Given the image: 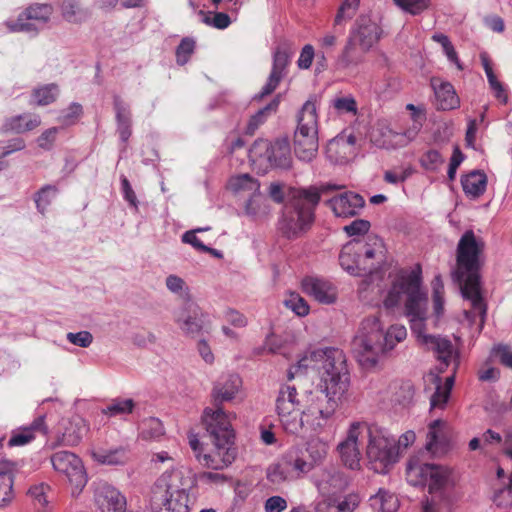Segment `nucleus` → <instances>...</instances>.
<instances>
[{"mask_svg":"<svg viewBox=\"0 0 512 512\" xmlns=\"http://www.w3.org/2000/svg\"><path fill=\"white\" fill-rule=\"evenodd\" d=\"M165 433L163 423L155 417L144 419L140 425V437L147 441H157Z\"/></svg>","mask_w":512,"mask_h":512,"instance_id":"e433bc0d","label":"nucleus"},{"mask_svg":"<svg viewBox=\"0 0 512 512\" xmlns=\"http://www.w3.org/2000/svg\"><path fill=\"white\" fill-rule=\"evenodd\" d=\"M50 461L54 470L63 474L76 489L82 490L86 485V472L81 459L76 454L58 451L51 455Z\"/></svg>","mask_w":512,"mask_h":512,"instance_id":"4468645a","label":"nucleus"},{"mask_svg":"<svg viewBox=\"0 0 512 512\" xmlns=\"http://www.w3.org/2000/svg\"><path fill=\"white\" fill-rule=\"evenodd\" d=\"M279 106L278 98L271 100L264 107L260 108L255 114H253L246 126L245 134L253 135L255 131L262 125L269 116L276 112Z\"/></svg>","mask_w":512,"mask_h":512,"instance_id":"72a5a7b5","label":"nucleus"},{"mask_svg":"<svg viewBox=\"0 0 512 512\" xmlns=\"http://www.w3.org/2000/svg\"><path fill=\"white\" fill-rule=\"evenodd\" d=\"M406 295L405 311L414 307L422 300H428L427 293L422 288V270L417 265L411 270H401L392 281L383 305L386 309L399 306Z\"/></svg>","mask_w":512,"mask_h":512,"instance_id":"9b49d317","label":"nucleus"},{"mask_svg":"<svg viewBox=\"0 0 512 512\" xmlns=\"http://www.w3.org/2000/svg\"><path fill=\"white\" fill-rule=\"evenodd\" d=\"M363 435L368 437L366 455L369 467L379 474L388 473L398 462L396 438L387 430L362 423Z\"/></svg>","mask_w":512,"mask_h":512,"instance_id":"9d476101","label":"nucleus"},{"mask_svg":"<svg viewBox=\"0 0 512 512\" xmlns=\"http://www.w3.org/2000/svg\"><path fill=\"white\" fill-rule=\"evenodd\" d=\"M174 319L186 336L194 338L199 336L204 329L203 314L200 308L192 302H185L175 312Z\"/></svg>","mask_w":512,"mask_h":512,"instance_id":"2eb2a0df","label":"nucleus"},{"mask_svg":"<svg viewBox=\"0 0 512 512\" xmlns=\"http://www.w3.org/2000/svg\"><path fill=\"white\" fill-rule=\"evenodd\" d=\"M382 29L369 16L361 15L356 20V28L351 41L358 43L363 51L370 50L380 39Z\"/></svg>","mask_w":512,"mask_h":512,"instance_id":"6ab92c4d","label":"nucleus"},{"mask_svg":"<svg viewBox=\"0 0 512 512\" xmlns=\"http://www.w3.org/2000/svg\"><path fill=\"white\" fill-rule=\"evenodd\" d=\"M17 464L9 460L0 461V507L8 504L13 498L14 475Z\"/></svg>","mask_w":512,"mask_h":512,"instance_id":"bb28decb","label":"nucleus"},{"mask_svg":"<svg viewBox=\"0 0 512 512\" xmlns=\"http://www.w3.org/2000/svg\"><path fill=\"white\" fill-rule=\"evenodd\" d=\"M202 421L210 441L215 447V452L213 454H196V458L204 467L222 470L230 465L236 457L235 433L230 418L220 409L212 411L206 408Z\"/></svg>","mask_w":512,"mask_h":512,"instance_id":"423d86ee","label":"nucleus"},{"mask_svg":"<svg viewBox=\"0 0 512 512\" xmlns=\"http://www.w3.org/2000/svg\"><path fill=\"white\" fill-rule=\"evenodd\" d=\"M61 426L63 432L58 436L56 445L75 446L88 431L86 421L78 415L63 420Z\"/></svg>","mask_w":512,"mask_h":512,"instance_id":"393cba45","label":"nucleus"},{"mask_svg":"<svg viewBox=\"0 0 512 512\" xmlns=\"http://www.w3.org/2000/svg\"><path fill=\"white\" fill-rule=\"evenodd\" d=\"M360 503V497L358 494L351 493L344 497V499L335 504L337 512H353Z\"/></svg>","mask_w":512,"mask_h":512,"instance_id":"774afa93","label":"nucleus"},{"mask_svg":"<svg viewBox=\"0 0 512 512\" xmlns=\"http://www.w3.org/2000/svg\"><path fill=\"white\" fill-rule=\"evenodd\" d=\"M200 15L203 16L202 21L211 27L217 29H226L231 24V19L228 14L224 12H207L204 11L199 12Z\"/></svg>","mask_w":512,"mask_h":512,"instance_id":"8fccbe9b","label":"nucleus"},{"mask_svg":"<svg viewBox=\"0 0 512 512\" xmlns=\"http://www.w3.org/2000/svg\"><path fill=\"white\" fill-rule=\"evenodd\" d=\"M358 240H352L345 244L339 254L341 267L353 276H365L371 274V267L362 266V259L357 254Z\"/></svg>","mask_w":512,"mask_h":512,"instance_id":"5701e85b","label":"nucleus"},{"mask_svg":"<svg viewBox=\"0 0 512 512\" xmlns=\"http://www.w3.org/2000/svg\"><path fill=\"white\" fill-rule=\"evenodd\" d=\"M196 42L193 38L185 37L176 49L177 64H187L194 53Z\"/></svg>","mask_w":512,"mask_h":512,"instance_id":"603ef678","label":"nucleus"},{"mask_svg":"<svg viewBox=\"0 0 512 512\" xmlns=\"http://www.w3.org/2000/svg\"><path fill=\"white\" fill-rule=\"evenodd\" d=\"M45 416L39 415L34 421L27 427L15 431L10 439L8 440V446H23L31 442L34 438L35 432H41L42 434L47 433V426L45 425Z\"/></svg>","mask_w":512,"mask_h":512,"instance_id":"cd10ccee","label":"nucleus"},{"mask_svg":"<svg viewBox=\"0 0 512 512\" xmlns=\"http://www.w3.org/2000/svg\"><path fill=\"white\" fill-rule=\"evenodd\" d=\"M369 502L377 512H396L399 508L397 496L384 489H379L377 494L370 497Z\"/></svg>","mask_w":512,"mask_h":512,"instance_id":"2f4dec72","label":"nucleus"},{"mask_svg":"<svg viewBox=\"0 0 512 512\" xmlns=\"http://www.w3.org/2000/svg\"><path fill=\"white\" fill-rule=\"evenodd\" d=\"M334 189L336 186L330 184L320 187L312 185L306 188H291L278 222L281 234L293 240L307 233L315 221V211L321 200V194Z\"/></svg>","mask_w":512,"mask_h":512,"instance_id":"39448f33","label":"nucleus"},{"mask_svg":"<svg viewBox=\"0 0 512 512\" xmlns=\"http://www.w3.org/2000/svg\"><path fill=\"white\" fill-rule=\"evenodd\" d=\"M305 294L323 304H332L337 299L336 287L327 279L318 276H306L301 282Z\"/></svg>","mask_w":512,"mask_h":512,"instance_id":"aec40b11","label":"nucleus"},{"mask_svg":"<svg viewBox=\"0 0 512 512\" xmlns=\"http://www.w3.org/2000/svg\"><path fill=\"white\" fill-rule=\"evenodd\" d=\"M93 458L105 465H123L128 460V453L123 447L98 449L93 452Z\"/></svg>","mask_w":512,"mask_h":512,"instance_id":"473e14b6","label":"nucleus"},{"mask_svg":"<svg viewBox=\"0 0 512 512\" xmlns=\"http://www.w3.org/2000/svg\"><path fill=\"white\" fill-rule=\"evenodd\" d=\"M393 2L411 15H419L431 5V0H393Z\"/></svg>","mask_w":512,"mask_h":512,"instance_id":"3c124183","label":"nucleus"},{"mask_svg":"<svg viewBox=\"0 0 512 512\" xmlns=\"http://www.w3.org/2000/svg\"><path fill=\"white\" fill-rule=\"evenodd\" d=\"M94 498L100 512H126L125 496L108 483H102L97 487Z\"/></svg>","mask_w":512,"mask_h":512,"instance_id":"a211bd4d","label":"nucleus"},{"mask_svg":"<svg viewBox=\"0 0 512 512\" xmlns=\"http://www.w3.org/2000/svg\"><path fill=\"white\" fill-rule=\"evenodd\" d=\"M312 468V463L299 457L296 452H289L267 468L266 477L272 484L280 485L300 478Z\"/></svg>","mask_w":512,"mask_h":512,"instance_id":"ddd939ff","label":"nucleus"},{"mask_svg":"<svg viewBox=\"0 0 512 512\" xmlns=\"http://www.w3.org/2000/svg\"><path fill=\"white\" fill-rule=\"evenodd\" d=\"M326 204L336 217L351 218L360 214L365 206V200L360 194L347 191L329 199Z\"/></svg>","mask_w":512,"mask_h":512,"instance_id":"f3484780","label":"nucleus"},{"mask_svg":"<svg viewBox=\"0 0 512 512\" xmlns=\"http://www.w3.org/2000/svg\"><path fill=\"white\" fill-rule=\"evenodd\" d=\"M21 14L29 20L36 22L44 29L53 14V7L46 3H35L28 6Z\"/></svg>","mask_w":512,"mask_h":512,"instance_id":"c9c22d12","label":"nucleus"},{"mask_svg":"<svg viewBox=\"0 0 512 512\" xmlns=\"http://www.w3.org/2000/svg\"><path fill=\"white\" fill-rule=\"evenodd\" d=\"M249 159L265 172L268 169L287 170L292 164L289 140L287 138H278L274 141L257 139L249 149Z\"/></svg>","mask_w":512,"mask_h":512,"instance_id":"f8f14e48","label":"nucleus"},{"mask_svg":"<svg viewBox=\"0 0 512 512\" xmlns=\"http://www.w3.org/2000/svg\"><path fill=\"white\" fill-rule=\"evenodd\" d=\"M309 369L317 370L320 375L312 391H321L322 397L343 402L350 387V373L341 349L326 347L307 352L289 368L288 379H293L296 374H304Z\"/></svg>","mask_w":512,"mask_h":512,"instance_id":"f03ea898","label":"nucleus"},{"mask_svg":"<svg viewBox=\"0 0 512 512\" xmlns=\"http://www.w3.org/2000/svg\"><path fill=\"white\" fill-rule=\"evenodd\" d=\"M136 403L130 398H114L104 408L101 413L107 417L126 416L133 413Z\"/></svg>","mask_w":512,"mask_h":512,"instance_id":"f704fd0d","label":"nucleus"},{"mask_svg":"<svg viewBox=\"0 0 512 512\" xmlns=\"http://www.w3.org/2000/svg\"><path fill=\"white\" fill-rule=\"evenodd\" d=\"M362 435V423H352L347 438L338 445L343 464L351 470L360 468L361 454L358 447V438Z\"/></svg>","mask_w":512,"mask_h":512,"instance_id":"dca6fc26","label":"nucleus"},{"mask_svg":"<svg viewBox=\"0 0 512 512\" xmlns=\"http://www.w3.org/2000/svg\"><path fill=\"white\" fill-rule=\"evenodd\" d=\"M443 422L440 419H436L429 424L427 432L426 449L434 452V448L438 443L440 428Z\"/></svg>","mask_w":512,"mask_h":512,"instance_id":"69168bd1","label":"nucleus"},{"mask_svg":"<svg viewBox=\"0 0 512 512\" xmlns=\"http://www.w3.org/2000/svg\"><path fill=\"white\" fill-rule=\"evenodd\" d=\"M272 71L268 77L266 84L262 90L254 96V99H262L263 97L271 94L278 86L279 82L284 76V68L286 66H272Z\"/></svg>","mask_w":512,"mask_h":512,"instance_id":"49530a36","label":"nucleus"},{"mask_svg":"<svg viewBox=\"0 0 512 512\" xmlns=\"http://www.w3.org/2000/svg\"><path fill=\"white\" fill-rule=\"evenodd\" d=\"M484 242L476 238L472 230L466 231L460 238L456 249V268L452 277L460 286L461 295L471 302L472 310L464 312L465 318L474 322L480 317V329L483 328L487 306L480 291L481 256Z\"/></svg>","mask_w":512,"mask_h":512,"instance_id":"7ed1b4c3","label":"nucleus"},{"mask_svg":"<svg viewBox=\"0 0 512 512\" xmlns=\"http://www.w3.org/2000/svg\"><path fill=\"white\" fill-rule=\"evenodd\" d=\"M489 87L492 90L495 98L501 103L506 104L508 102V95L506 86L498 79L497 75L493 70V66H483Z\"/></svg>","mask_w":512,"mask_h":512,"instance_id":"c03bdc74","label":"nucleus"},{"mask_svg":"<svg viewBox=\"0 0 512 512\" xmlns=\"http://www.w3.org/2000/svg\"><path fill=\"white\" fill-rule=\"evenodd\" d=\"M83 113L82 105L73 102L69 105V107L63 111H61L58 121L63 126H70L76 123V121L80 118Z\"/></svg>","mask_w":512,"mask_h":512,"instance_id":"864d4df0","label":"nucleus"},{"mask_svg":"<svg viewBox=\"0 0 512 512\" xmlns=\"http://www.w3.org/2000/svg\"><path fill=\"white\" fill-rule=\"evenodd\" d=\"M66 338L71 344L79 346L81 348H87L93 342L92 334L86 330L79 331L76 333L69 332L67 333Z\"/></svg>","mask_w":512,"mask_h":512,"instance_id":"e2e57ef3","label":"nucleus"},{"mask_svg":"<svg viewBox=\"0 0 512 512\" xmlns=\"http://www.w3.org/2000/svg\"><path fill=\"white\" fill-rule=\"evenodd\" d=\"M461 185L464 193L471 199L479 198L487 187V176L483 171L473 170L462 176Z\"/></svg>","mask_w":512,"mask_h":512,"instance_id":"7c9ffc66","label":"nucleus"},{"mask_svg":"<svg viewBox=\"0 0 512 512\" xmlns=\"http://www.w3.org/2000/svg\"><path fill=\"white\" fill-rule=\"evenodd\" d=\"M450 393L445 392L442 389V385L440 382L437 383L436 389L434 393L430 397V407L431 409H444L445 405L447 404Z\"/></svg>","mask_w":512,"mask_h":512,"instance_id":"0e129e2a","label":"nucleus"},{"mask_svg":"<svg viewBox=\"0 0 512 512\" xmlns=\"http://www.w3.org/2000/svg\"><path fill=\"white\" fill-rule=\"evenodd\" d=\"M432 40L441 45L442 51L447 56L449 62L459 64L457 53L448 36L442 33H435L432 36Z\"/></svg>","mask_w":512,"mask_h":512,"instance_id":"6e6d98bb","label":"nucleus"},{"mask_svg":"<svg viewBox=\"0 0 512 512\" xmlns=\"http://www.w3.org/2000/svg\"><path fill=\"white\" fill-rule=\"evenodd\" d=\"M443 162L440 152L434 149L428 150L420 159L421 166L429 171H436Z\"/></svg>","mask_w":512,"mask_h":512,"instance_id":"bf43d9fd","label":"nucleus"},{"mask_svg":"<svg viewBox=\"0 0 512 512\" xmlns=\"http://www.w3.org/2000/svg\"><path fill=\"white\" fill-rule=\"evenodd\" d=\"M57 193V187L51 184L44 185L39 189L34 195V202L36 204L37 211L44 215L49 205L55 199Z\"/></svg>","mask_w":512,"mask_h":512,"instance_id":"ea45409f","label":"nucleus"},{"mask_svg":"<svg viewBox=\"0 0 512 512\" xmlns=\"http://www.w3.org/2000/svg\"><path fill=\"white\" fill-rule=\"evenodd\" d=\"M359 4L360 0H344L335 16L334 24L338 26L351 20L355 16Z\"/></svg>","mask_w":512,"mask_h":512,"instance_id":"de8ad7c7","label":"nucleus"},{"mask_svg":"<svg viewBox=\"0 0 512 512\" xmlns=\"http://www.w3.org/2000/svg\"><path fill=\"white\" fill-rule=\"evenodd\" d=\"M40 123L39 116L24 114L11 118L7 122L6 127L16 133H23L35 129Z\"/></svg>","mask_w":512,"mask_h":512,"instance_id":"4c0bfd02","label":"nucleus"},{"mask_svg":"<svg viewBox=\"0 0 512 512\" xmlns=\"http://www.w3.org/2000/svg\"><path fill=\"white\" fill-rule=\"evenodd\" d=\"M322 396L321 391H309L305 408L300 413L296 388L290 385L281 386L276 399V411L283 429L287 433L297 435L303 429L319 433L331 425L335 412L342 402Z\"/></svg>","mask_w":512,"mask_h":512,"instance_id":"f257e3e1","label":"nucleus"},{"mask_svg":"<svg viewBox=\"0 0 512 512\" xmlns=\"http://www.w3.org/2000/svg\"><path fill=\"white\" fill-rule=\"evenodd\" d=\"M61 13L63 18L71 23L82 22L87 17V12L80 8L78 0H63Z\"/></svg>","mask_w":512,"mask_h":512,"instance_id":"79ce46f5","label":"nucleus"},{"mask_svg":"<svg viewBox=\"0 0 512 512\" xmlns=\"http://www.w3.org/2000/svg\"><path fill=\"white\" fill-rule=\"evenodd\" d=\"M297 52L293 42L282 41L277 44L273 53V64H289Z\"/></svg>","mask_w":512,"mask_h":512,"instance_id":"a18cd8bd","label":"nucleus"},{"mask_svg":"<svg viewBox=\"0 0 512 512\" xmlns=\"http://www.w3.org/2000/svg\"><path fill=\"white\" fill-rule=\"evenodd\" d=\"M284 303L287 308L291 309L298 316H306L309 313L307 302L296 293H291Z\"/></svg>","mask_w":512,"mask_h":512,"instance_id":"4d7b16f0","label":"nucleus"},{"mask_svg":"<svg viewBox=\"0 0 512 512\" xmlns=\"http://www.w3.org/2000/svg\"><path fill=\"white\" fill-rule=\"evenodd\" d=\"M314 483L323 496H332L344 490L347 479L338 468L331 465L315 476Z\"/></svg>","mask_w":512,"mask_h":512,"instance_id":"4be33fe9","label":"nucleus"},{"mask_svg":"<svg viewBox=\"0 0 512 512\" xmlns=\"http://www.w3.org/2000/svg\"><path fill=\"white\" fill-rule=\"evenodd\" d=\"M58 95L59 87L55 83L39 86L32 91V98L39 106H46L55 102Z\"/></svg>","mask_w":512,"mask_h":512,"instance_id":"58836bf2","label":"nucleus"},{"mask_svg":"<svg viewBox=\"0 0 512 512\" xmlns=\"http://www.w3.org/2000/svg\"><path fill=\"white\" fill-rule=\"evenodd\" d=\"M333 107L339 112L356 113L357 104L353 97H339L332 101Z\"/></svg>","mask_w":512,"mask_h":512,"instance_id":"338daca9","label":"nucleus"},{"mask_svg":"<svg viewBox=\"0 0 512 512\" xmlns=\"http://www.w3.org/2000/svg\"><path fill=\"white\" fill-rule=\"evenodd\" d=\"M406 477L410 485L427 486L429 493L432 494L430 499L422 502V512H450V502L443 493L449 478L446 468L411 459L407 463Z\"/></svg>","mask_w":512,"mask_h":512,"instance_id":"0eeeda50","label":"nucleus"},{"mask_svg":"<svg viewBox=\"0 0 512 512\" xmlns=\"http://www.w3.org/2000/svg\"><path fill=\"white\" fill-rule=\"evenodd\" d=\"M177 470L164 472L155 482L150 498L151 512H189V493Z\"/></svg>","mask_w":512,"mask_h":512,"instance_id":"6e6552de","label":"nucleus"},{"mask_svg":"<svg viewBox=\"0 0 512 512\" xmlns=\"http://www.w3.org/2000/svg\"><path fill=\"white\" fill-rule=\"evenodd\" d=\"M424 346L436 354L440 362V372H443L451 362H455V367L458 366V353L455 351L452 342L447 337L440 335L425 336Z\"/></svg>","mask_w":512,"mask_h":512,"instance_id":"412c9836","label":"nucleus"},{"mask_svg":"<svg viewBox=\"0 0 512 512\" xmlns=\"http://www.w3.org/2000/svg\"><path fill=\"white\" fill-rule=\"evenodd\" d=\"M230 184L235 191L249 190L257 192L260 188L258 180L254 179L249 174H242L232 178Z\"/></svg>","mask_w":512,"mask_h":512,"instance_id":"5fc2aeb1","label":"nucleus"},{"mask_svg":"<svg viewBox=\"0 0 512 512\" xmlns=\"http://www.w3.org/2000/svg\"><path fill=\"white\" fill-rule=\"evenodd\" d=\"M113 104L116 113L117 132L119 133L120 140L126 143L132 133L130 109L118 95L114 96Z\"/></svg>","mask_w":512,"mask_h":512,"instance_id":"c756f323","label":"nucleus"},{"mask_svg":"<svg viewBox=\"0 0 512 512\" xmlns=\"http://www.w3.org/2000/svg\"><path fill=\"white\" fill-rule=\"evenodd\" d=\"M8 29L11 32H24L31 36H36L43 28L36 22L29 20L23 14H19L16 20L6 22Z\"/></svg>","mask_w":512,"mask_h":512,"instance_id":"a19ab883","label":"nucleus"},{"mask_svg":"<svg viewBox=\"0 0 512 512\" xmlns=\"http://www.w3.org/2000/svg\"><path fill=\"white\" fill-rule=\"evenodd\" d=\"M414 398V388L413 385L409 382L403 383L399 386V388L394 392L392 396V403L394 405H398L402 408L408 407Z\"/></svg>","mask_w":512,"mask_h":512,"instance_id":"09e8293b","label":"nucleus"},{"mask_svg":"<svg viewBox=\"0 0 512 512\" xmlns=\"http://www.w3.org/2000/svg\"><path fill=\"white\" fill-rule=\"evenodd\" d=\"M359 247L357 254L362 259V266L371 267V273L376 268L372 260L375 257V250L368 244L358 240Z\"/></svg>","mask_w":512,"mask_h":512,"instance_id":"680f3d73","label":"nucleus"},{"mask_svg":"<svg viewBox=\"0 0 512 512\" xmlns=\"http://www.w3.org/2000/svg\"><path fill=\"white\" fill-rule=\"evenodd\" d=\"M428 300H422L414 305L413 308L406 310V315L409 317L410 328L412 333L416 336L417 341L424 346V337L432 336L425 334V320H426V306Z\"/></svg>","mask_w":512,"mask_h":512,"instance_id":"c85d7f7f","label":"nucleus"},{"mask_svg":"<svg viewBox=\"0 0 512 512\" xmlns=\"http://www.w3.org/2000/svg\"><path fill=\"white\" fill-rule=\"evenodd\" d=\"M407 330L403 325H392L384 332L380 318L371 315L364 318L354 336L351 349L358 363L365 369L375 368L381 356L403 341Z\"/></svg>","mask_w":512,"mask_h":512,"instance_id":"20e7f679","label":"nucleus"},{"mask_svg":"<svg viewBox=\"0 0 512 512\" xmlns=\"http://www.w3.org/2000/svg\"><path fill=\"white\" fill-rule=\"evenodd\" d=\"M491 500L499 509H512V473L507 485L494 490Z\"/></svg>","mask_w":512,"mask_h":512,"instance_id":"37998d69","label":"nucleus"},{"mask_svg":"<svg viewBox=\"0 0 512 512\" xmlns=\"http://www.w3.org/2000/svg\"><path fill=\"white\" fill-rule=\"evenodd\" d=\"M371 224L365 219H356L349 225L344 226L343 230L349 237L366 234L370 230Z\"/></svg>","mask_w":512,"mask_h":512,"instance_id":"052dcab7","label":"nucleus"},{"mask_svg":"<svg viewBox=\"0 0 512 512\" xmlns=\"http://www.w3.org/2000/svg\"><path fill=\"white\" fill-rule=\"evenodd\" d=\"M317 102V95H310L297 115L294 151L296 157L304 162H310L319 147Z\"/></svg>","mask_w":512,"mask_h":512,"instance_id":"1a4fd4ad","label":"nucleus"},{"mask_svg":"<svg viewBox=\"0 0 512 512\" xmlns=\"http://www.w3.org/2000/svg\"><path fill=\"white\" fill-rule=\"evenodd\" d=\"M431 86L435 94L437 110L448 111L459 107L460 99L451 83L432 78Z\"/></svg>","mask_w":512,"mask_h":512,"instance_id":"a878e982","label":"nucleus"},{"mask_svg":"<svg viewBox=\"0 0 512 512\" xmlns=\"http://www.w3.org/2000/svg\"><path fill=\"white\" fill-rule=\"evenodd\" d=\"M241 378L237 374H228L222 376L215 384L212 390V397L215 409L210 408L212 411L223 409L220 407L223 402L230 401L234 398L241 386Z\"/></svg>","mask_w":512,"mask_h":512,"instance_id":"b1692460","label":"nucleus"},{"mask_svg":"<svg viewBox=\"0 0 512 512\" xmlns=\"http://www.w3.org/2000/svg\"><path fill=\"white\" fill-rule=\"evenodd\" d=\"M444 287L440 276H436L433 283V307L437 316L444 310Z\"/></svg>","mask_w":512,"mask_h":512,"instance_id":"13d9d810","label":"nucleus"}]
</instances>
